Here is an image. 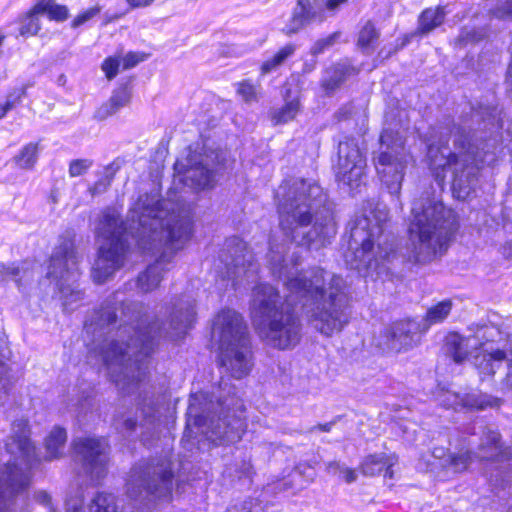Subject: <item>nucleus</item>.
I'll use <instances>...</instances> for the list:
<instances>
[{
	"label": "nucleus",
	"mask_w": 512,
	"mask_h": 512,
	"mask_svg": "<svg viewBox=\"0 0 512 512\" xmlns=\"http://www.w3.org/2000/svg\"><path fill=\"white\" fill-rule=\"evenodd\" d=\"M280 228L291 242L319 249L336 234L322 188L304 179L284 181L276 190Z\"/></svg>",
	"instance_id": "4"
},
{
	"label": "nucleus",
	"mask_w": 512,
	"mask_h": 512,
	"mask_svg": "<svg viewBox=\"0 0 512 512\" xmlns=\"http://www.w3.org/2000/svg\"><path fill=\"white\" fill-rule=\"evenodd\" d=\"M241 407L235 397H219L214 403L204 394L193 395L187 410L185 435L200 433L215 445L237 442L245 430V423L237 414Z\"/></svg>",
	"instance_id": "9"
},
{
	"label": "nucleus",
	"mask_w": 512,
	"mask_h": 512,
	"mask_svg": "<svg viewBox=\"0 0 512 512\" xmlns=\"http://www.w3.org/2000/svg\"><path fill=\"white\" fill-rule=\"evenodd\" d=\"M380 37V31L375 24L368 20L360 29L357 38V46L366 54H371L375 49V43Z\"/></svg>",
	"instance_id": "32"
},
{
	"label": "nucleus",
	"mask_w": 512,
	"mask_h": 512,
	"mask_svg": "<svg viewBox=\"0 0 512 512\" xmlns=\"http://www.w3.org/2000/svg\"><path fill=\"white\" fill-rule=\"evenodd\" d=\"M507 358L508 354L506 352L487 348L474 356V365L479 371L481 379H484L494 375Z\"/></svg>",
	"instance_id": "26"
},
{
	"label": "nucleus",
	"mask_w": 512,
	"mask_h": 512,
	"mask_svg": "<svg viewBox=\"0 0 512 512\" xmlns=\"http://www.w3.org/2000/svg\"><path fill=\"white\" fill-rule=\"evenodd\" d=\"M494 113H496V109H495V108H494V109H491V108L487 107V108H485V109H484V111H483V112H480V111L476 112V113L474 114V116H475V117L482 116V118L485 120V119H486V117H487V118H489V119H490V117H493V118H494V117H495V116H494Z\"/></svg>",
	"instance_id": "57"
},
{
	"label": "nucleus",
	"mask_w": 512,
	"mask_h": 512,
	"mask_svg": "<svg viewBox=\"0 0 512 512\" xmlns=\"http://www.w3.org/2000/svg\"><path fill=\"white\" fill-rule=\"evenodd\" d=\"M237 93L245 102L256 100V88L248 81H243L238 84Z\"/></svg>",
	"instance_id": "45"
},
{
	"label": "nucleus",
	"mask_w": 512,
	"mask_h": 512,
	"mask_svg": "<svg viewBox=\"0 0 512 512\" xmlns=\"http://www.w3.org/2000/svg\"><path fill=\"white\" fill-rule=\"evenodd\" d=\"M172 463L166 457L136 463L127 479V494L132 499H168L173 489Z\"/></svg>",
	"instance_id": "11"
},
{
	"label": "nucleus",
	"mask_w": 512,
	"mask_h": 512,
	"mask_svg": "<svg viewBox=\"0 0 512 512\" xmlns=\"http://www.w3.org/2000/svg\"><path fill=\"white\" fill-rule=\"evenodd\" d=\"M492 13L499 19H512V0H499Z\"/></svg>",
	"instance_id": "44"
},
{
	"label": "nucleus",
	"mask_w": 512,
	"mask_h": 512,
	"mask_svg": "<svg viewBox=\"0 0 512 512\" xmlns=\"http://www.w3.org/2000/svg\"><path fill=\"white\" fill-rule=\"evenodd\" d=\"M219 262L220 265L217 266L218 273L223 278L231 280L254 274L258 269L246 243L238 237H231L226 240L225 246L219 254Z\"/></svg>",
	"instance_id": "17"
},
{
	"label": "nucleus",
	"mask_w": 512,
	"mask_h": 512,
	"mask_svg": "<svg viewBox=\"0 0 512 512\" xmlns=\"http://www.w3.org/2000/svg\"><path fill=\"white\" fill-rule=\"evenodd\" d=\"M342 468L343 466L339 462L333 461L327 464L326 470L328 473L336 474L338 472L341 473Z\"/></svg>",
	"instance_id": "54"
},
{
	"label": "nucleus",
	"mask_w": 512,
	"mask_h": 512,
	"mask_svg": "<svg viewBox=\"0 0 512 512\" xmlns=\"http://www.w3.org/2000/svg\"><path fill=\"white\" fill-rule=\"evenodd\" d=\"M26 94V87H22L19 89H14L7 95V99L4 104L11 105V109H13L17 104L21 102L22 97Z\"/></svg>",
	"instance_id": "49"
},
{
	"label": "nucleus",
	"mask_w": 512,
	"mask_h": 512,
	"mask_svg": "<svg viewBox=\"0 0 512 512\" xmlns=\"http://www.w3.org/2000/svg\"><path fill=\"white\" fill-rule=\"evenodd\" d=\"M287 245L270 242L267 255L274 277L283 280L286 288L285 306L276 288L270 284L254 287L250 301V315L254 328L274 315L300 305L309 323L321 334L339 333L349 322V296L344 279L320 267L298 271L293 257L287 258Z\"/></svg>",
	"instance_id": "3"
},
{
	"label": "nucleus",
	"mask_w": 512,
	"mask_h": 512,
	"mask_svg": "<svg viewBox=\"0 0 512 512\" xmlns=\"http://www.w3.org/2000/svg\"><path fill=\"white\" fill-rule=\"evenodd\" d=\"M474 33L470 31H462L461 34L458 37L459 42H469V41H475Z\"/></svg>",
	"instance_id": "56"
},
{
	"label": "nucleus",
	"mask_w": 512,
	"mask_h": 512,
	"mask_svg": "<svg viewBox=\"0 0 512 512\" xmlns=\"http://www.w3.org/2000/svg\"><path fill=\"white\" fill-rule=\"evenodd\" d=\"M4 38H5V36L0 34V46L2 45Z\"/></svg>",
	"instance_id": "63"
},
{
	"label": "nucleus",
	"mask_w": 512,
	"mask_h": 512,
	"mask_svg": "<svg viewBox=\"0 0 512 512\" xmlns=\"http://www.w3.org/2000/svg\"><path fill=\"white\" fill-rule=\"evenodd\" d=\"M223 160V156L217 152L190 154L185 160H178L174 169L183 176L185 185L194 189H207L214 186L218 167Z\"/></svg>",
	"instance_id": "15"
},
{
	"label": "nucleus",
	"mask_w": 512,
	"mask_h": 512,
	"mask_svg": "<svg viewBox=\"0 0 512 512\" xmlns=\"http://www.w3.org/2000/svg\"><path fill=\"white\" fill-rule=\"evenodd\" d=\"M500 434L490 428H485L478 445L477 457L483 461L502 463L512 458V447H504Z\"/></svg>",
	"instance_id": "21"
},
{
	"label": "nucleus",
	"mask_w": 512,
	"mask_h": 512,
	"mask_svg": "<svg viewBox=\"0 0 512 512\" xmlns=\"http://www.w3.org/2000/svg\"><path fill=\"white\" fill-rule=\"evenodd\" d=\"M192 221L189 211L157 195L139 196L129 210L127 222L120 221L114 210H106L97 227L103 243L92 269L93 280L102 284L120 270L134 239L144 253L157 254L156 261L141 272L136 287L141 293L157 289L174 254L190 239Z\"/></svg>",
	"instance_id": "2"
},
{
	"label": "nucleus",
	"mask_w": 512,
	"mask_h": 512,
	"mask_svg": "<svg viewBox=\"0 0 512 512\" xmlns=\"http://www.w3.org/2000/svg\"><path fill=\"white\" fill-rule=\"evenodd\" d=\"M446 12L442 6L425 9L418 17V27L415 35L426 36L443 24Z\"/></svg>",
	"instance_id": "28"
},
{
	"label": "nucleus",
	"mask_w": 512,
	"mask_h": 512,
	"mask_svg": "<svg viewBox=\"0 0 512 512\" xmlns=\"http://www.w3.org/2000/svg\"><path fill=\"white\" fill-rule=\"evenodd\" d=\"M5 450L10 459L0 463V512H25L30 470L38 461L26 419L12 423Z\"/></svg>",
	"instance_id": "7"
},
{
	"label": "nucleus",
	"mask_w": 512,
	"mask_h": 512,
	"mask_svg": "<svg viewBox=\"0 0 512 512\" xmlns=\"http://www.w3.org/2000/svg\"><path fill=\"white\" fill-rule=\"evenodd\" d=\"M471 461H472V456H471V452L469 450H466L465 452L460 450L459 453L450 455L448 458L449 466L455 472L465 471L468 468Z\"/></svg>",
	"instance_id": "40"
},
{
	"label": "nucleus",
	"mask_w": 512,
	"mask_h": 512,
	"mask_svg": "<svg viewBox=\"0 0 512 512\" xmlns=\"http://www.w3.org/2000/svg\"><path fill=\"white\" fill-rule=\"evenodd\" d=\"M415 323L411 321H400L386 329L384 338V349L399 352L412 345Z\"/></svg>",
	"instance_id": "23"
},
{
	"label": "nucleus",
	"mask_w": 512,
	"mask_h": 512,
	"mask_svg": "<svg viewBox=\"0 0 512 512\" xmlns=\"http://www.w3.org/2000/svg\"><path fill=\"white\" fill-rule=\"evenodd\" d=\"M299 111V101L292 99L286 102V104L278 110L272 113V120L275 124H284L295 118Z\"/></svg>",
	"instance_id": "38"
},
{
	"label": "nucleus",
	"mask_w": 512,
	"mask_h": 512,
	"mask_svg": "<svg viewBox=\"0 0 512 512\" xmlns=\"http://www.w3.org/2000/svg\"><path fill=\"white\" fill-rule=\"evenodd\" d=\"M507 512H512V505L507 509Z\"/></svg>",
	"instance_id": "64"
},
{
	"label": "nucleus",
	"mask_w": 512,
	"mask_h": 512,
	"mask_svg": "<svg viewBox=\"0 0 512 512\" xmlns=\"http://www.w3.org/2000/svg\"><path fill=\"white\" fill-rule=\"evenodd\" d=\"M137 426V419H134L129 414L117 415L115 417V427L121 433L130 434L135 431Z\"/></svg>",
	"instance_id": "41"
},
{
	"label": "nucleus",
	"mask_w": 512,
	"mask_h": 512,
	"mask_svg": "<svg viewBox=\"0 0 512 512\" xmlns=\"http://www.w3.org/2000/svg\"><path fill=\"white\" fill-rule=\"evenodd\" d=\"M333 426V422L325 423V424H319L317 426H314L310 429V432H313L314 430L318 429L322 432H329Z\"/></svg>",
	"instance_id": "60"
},
{
	"label": "nucleus",
	"mask_w": 512,
	"mask_h": 512,
	"mask_svg": "<svg viewBox=\"0 0 512 512\" xmlns=\"http://www.w3.org/2000/svg\"><path fill=\"white\" fill-rule=\"evenodd\" d=\"M34 13L48 14L51 20L64 21L69 16L68 8L54 3L53 0H40L33 6Z\"/></svg>",
	"instance_id": "34"
},
{
	"label": "nucleus",
	"mask_w": 512,
	"mask_h": 512,
	"mask_svg": "<svg viewBox=\"0 0 512 512\" xmlns=\"http://www.w3.org/2000/svg\"><path fill=\"white\" fill-rule=\"evenodd\" d=\"M117 291L94 310L84 323V330L92 336L89 354L101 359L116 386L126 394L138 392V410L141 411L142 440L146 434L158 433V410L152 397L144 389L147 374L145 359L154 351L156 339L178 340L185 336L196 318L195 300L183 295L172 301L165 322H148L145 307L140 302L126 301Z\"/></svg>",
	"instance_id": "1"
},
{
	"label": "nucleus",
	"mask_w": 512,
	"mask_h": 512,
	"mask_svg": "<svg viewBox=\"0 0 512 512\" xmlns=\"http://www.w3.org/2000/svg\"><path fill=\"white\" fill-rule=\"evenodd\" d=\"M67 439L66 431L55 427L45 440L46 459L54 460L63 455V449Z\"/></svg>",
	"instance_id": "30"
},
{
	"label": "nucleus",
	"mask_w": 512,
	"mask_h": 512,
	"mask_svg": "<svg viewBox=\"0 0 512 512\" xmlns=\"http://www.w3.org/2000/svg\"><path fill=\"white\" fill-rule=\"evenodd\" d=\"M120 62L118 59L109 57L104 60L102 64V70L104 71L106 77L111 80L113 79L117 73L119 68Z\"/></svg>",
	"instance_id": "47"
},
{
	"label": "nucleus",
	"mask_w": 512,
	"mask_h": 512,
	"mask_svg": "<svg viewBox=\"0 0 512 512\" xmlns=\"http://www.w3.org/2000/svg\"><path fill=\"white\" fill-rule=\"evenodd\" d=\"M340 37V32H334L326 38L317 40L311 47L312 55H319L323 53L327 48L333 46Z\"/></svg>",
	"instance_id": "42"
},
{
	"label": "nucleus",
	"mask_w": 512,
	"mask_h": 512,
	"mask_svg": "<svg viewBox=\"0 0 512 512\" xmlns=\"http://www.w3.org/2000/svg\"><path fill=\"white\" fill-rule=\"evenodd\" d=\"M35 500L43 505L50 506L51 505V497L45 491H39L35 494Z\"/></svg>",
	"instance_id": "51"
},
{
	"label": "nucleus",
	"mask_w": 512,
	"mask_h": 512,
	"mask_svg": "<svg viewBox=\"0 0 512 512\" xmlns=\"http://www.w3.org/2000/svg\"><path fill=\"white\" fill-rule=\"evenodd\" d=\"M409 160L402 136L392 129H384L379 138V149L373 152V163L391 195L400 194Z\"/></svg>",
	"instance_id": "13"
},
{
	"label": "nucleus",
	"mask_w": 512,
	"mask_h": 512,
	"mask_svg": "<svg viewBox=\"0 0 512 512\" xmlns=\"http://www.w3.org/2000/svg\"><path fill=\"white\" fill-rule=\"evenodd\" d=\"M392 463L384 454L370 455L362 463V472L368 476H374L384 472V476L392 477Z\"/></svg>",
	"instance_id": "31"
},
{
	"label": "nucleus",
	"mask_w": 512,
	"mask_h": 512,
	"mask_svg": "<svg viewBox=\"0 0 512 512\" xmlns=\"http://www.w3.org/2000/svg\"><path fill=\"white\" fill-rule=\"evenodd\" d=\"M427 157L438 181L444 180L441 173L445 169L452 172V188L459 198H465L470 193L483 161L470 132L455 125L447 133H441L437 142L429 144Z\"/></svg>",
	"instance_id": "8"
},
{
	"label": "nucleus",
	"mask_w": 512,
	"mask_h": 512,
	"mask_svg": "<svg viewBox=\"0 0 512 512\" xmlns=\"http://www.w3.org/2000/svg\"><path fill=\"white\" fill-rule=\"evenodd\" d=\"M11 351L6 340L0 335V406L7 404L14 394L16 384L21 378L18 370L9 364Z\"/></svg>",
	"instance_id": "20"
},
{
	"label": "nucleus",
	"mask_w": 512,
	"mask_h": 512,
	"mask_svg": "<svg viewBox=\"0 0 512 512\" xmlns=\"http://www.w3.org/2000/svg\"><path fill=\"white\" fill-rule=\"evenodd\" d=\"M38 159V144L28 143L13 158L14 163L20 169L31 170Z\"/></svg>",
	"instance_id": "35"
},
{
	"label": "nucleus",
	"mask_w": 512,
	"mask_h": 512,
	"mask_svg": "<svg viewBox=\"0 0 512 512\" xmlns=\"http://www.w3.org/2000/svg\"><path fill=\"white\" fill-rule=\"evenodd\" d=\"M452 309V301L444 300L428 309L424 318L425 328L428 329L431 325L443 322L449 315Z\"/></svg>",
	"instance_id": "36"
},
{
	"label": "nucleus",
	"mask_w": 512,
	"mask_h": 512,
	"mask_svg": "<svg viewBox=\"0 0 512 512\" xmlns=\"http://www.w3.org/2000/svg\"><path fill=\"white\" fill-rule=\"evenodd\" d=\"M100 12H101V7L98 5L94 6L92 8H89L88 10L84 11L83 13L79 14L77 17L74 18V20L72 21V27L77 28V27L83 25L84 23L88 22L93 17L98 15Z\"/></svg>",
	"instance_id": "46"
},
{
	"label": "nucleus",
	"mask_w": 512,
	"mask_h": 512,
	"mask_svg": "<svg viewBox=\"0 0 512 512\" xmlns=\"http://www.w3.org/2000/svg\"><path fill=\"white\" fill-rule=\"evenodd\" d=\"M478 338L476 336L462 337L458 333H450L446 337V353L455 363H462L469 355L471 349H476Z\"/></svg>",
	"instance_id": "27"
},
{
	"label": "nucleus",
	"mask_w": 512,
	"mask_h": 512,
	"mask_svg": "<svg viewBox=\"0 0 512 512\" xmlns=\"http://www.w3.org/2000/svg\"><path fill=\"white\" fill-rule=\"evenodd\" d=\"M325 10L331 15H334L342 4L348 2V0H323Z\"/></svg>",
	"instance_id": "50"
},
{
	"label": "nucleus",
	"mask_w": 512,
	"mask_h": 512,
	"mask_svg": "<svg viewBox=\"0 0 512 512\" xmlns=\"http://www.w3.org/2000/svg\"><path fill=\"white\" fill-rule=\"evenodd\" d=\"M327 17L323 0H296L282 32L286 36H292L312 24L324 23Z\"/></svg>",
	"instance_id": "19"
},
{
	"label": "nucleus",
	"mask_w": 512,
	"mask_h": 512,
	"mask_svg": "<svg viewBox=\"0 0 512 512\" xmlns=\"http://www.w3.org/2000/svg\"><path fill=\"white\" fill-rule=\"evenodd\" d=\"M34 13L33 8L21 18L19 34L21 36H34L41 29L39 15Z\"/></svg>",
	"instance_id": "39"
},
{
	"label": "nucleus",
	"mask_w": 512,
	"mask_h": 512,
	"mask_svg": "<svg viewBox=\"0 0 512 512\" xmlns=\"http://www.w3.org/2000/svg\"><path fill=\"white\" fill-rule=\"evenodd\" d=\"M65 80H66V79H65V76H64V75H61V76L59 77V79H58V82H59V83H64V82H65Z\"/></svg>",
	"instance_id": "62"
},
{
	"label": "nucleus",
	"mask_w": 512,
	"mask_h": 512,
	"mask_svg": "<svg viewBox=\"0 0 512 512\" xmlns=\"http://www.w3.org/2000/svg\"><path fill=\"white\" fill-rule=\"evenodd\" d=\"M458 229L456 214L428 192L412 202L408 218L410 258L429 263L448 248Z\"/></svg>",
	"instance_id": "5"
},
{
	"label": "nucleus",
	"mask_w": 512,
	"mask_h": 512,
	"mask_svg": "<svg viewBox=\"0 0 512 512\" xmlns=\"http://www.w3.org/2000/svg\"><path fill=\"white\" fill-rule=\"evenodd\" d=\"M408 41V38H405L399 45H397V47L393 51L389 50L386 54H384L385 48H383L379 52V56H382L383 58H388L389 56H391L392 53H395L397 52V50L403 48L408 43Z\"/></svg>",
	"instance_id": "55"
},
{
	"label": "nucleus",
	"mask_w": 512,
	"mask_h": 512,
	"mask_svg": "<svg viewBox=\"0 0 512 512\" xmlns=\"http://www.w3.org/2000/svg\"><path fill=\"white\" fill-rule=\"evenodd\" d=\"M357 72V69L349 62H339L326 69L321 86L327 94H332L347 78L357 74Z\"/></svg>",
	"instance_id": "25"
},
{
	"label": "nucleus",
	"mask_w": 512,
	"mask_h": 512,
	"mask_svg": "<svg viewBox=\"0 0 512 512\" xmlns=\"http://www.w3.org/2000/svg\"><path fill=\"white\" fill-rule=\"evenodd\" d=\"M132 99V90L125 84L112 91L109 99L102 103L94 112V119L104 121L128 106Z\"/></svg>",
	"instance_id": "24"
},
{
	"label": "nucleus",
	"mask_w": 512,
	"mask_h": 512,
	"mask_svg": "<svg viewBox=\"0 0 512 512\" xmlns=\"http://www.w3.org/2000/svg\"><path fill=\"white\" fill-rule=\"evenodd\" d=\"M65 512H117L116 498L113 494L98 493L87 505H83L81 496H71L66 500Z\"/></svg>",
	"instance_id": "22"
},
{
	"label": "nucleus",
	"mask_w": 512,
	"mask_h": 512,
	"mask_svg": "<svg viewBox=\"0 0 512 512\" xmlns=\"http://www.w3.org/2000/svg\"><path fill=\"white\" fill-rule=\"evenodd\" d=\"M507 360L509 361V365H508L509 369H508L506 381H507V385L512 388V349L510 350V352L508 354Z\"/></svg>",
	"instance_id": "58"
},
{
	"label": "nucleus",
	"mask_w": 512,
	"mask_h": 512,
	"mask_svg": "<svg viewBox=\"0 0 512 512\" xmlns=\"http://www.w3.org/2000/svg\"><path fill=\"white\" fill-rule=\"evenodd\" d=\"M78 262L74 235L67 233L59 239L47 271V277L56 281L65 311H73L83 299V293L73 286L78 275Z\"/></svg>",
	"instance_id": "12"
},
{
	"label": "nucleus",
	"mask_w": 512,
	"mask_h": 512,
	"mask_svg": "<svg viewBox=\"0 0 512 512\" xmlns=\"http://www.w3.org/2000/svg\"><path fill=\"white\" fill-rule=\"evenodd\" d=\"M118 170L119 165L117 163L107 165L104 169L103 176L89 188L90 194L95 196L104 193L111 185V182Z\"/></svg>",
	"instance_id": "37"
},
{
	"label": "nucleus",
	"mask_w": 512,
	"mask_h": 512,
	"mask_svg": "<svg viewBox=\"0 0 512 512\" xmlns=\"http://www.w3.org/2000/svg\"><path fill=\"white\" fill-rule=\"evenodd\" d=\"M296 51V45L293 43H288L282 48H280L271 58L264 61L261 65V72L263 74L271 73L275 71L280 66H282L287 59L292 57Z\"/></svg>",
	"instance_id": "33"
},
{
	"label": "nucleus",
	"mask_w": 512,
	"mask_h": 512,
	"mask_svg": "<svg viewBox=\"0 0 512 512\" xmlns=\"http://www.w3.org/2000/svg\"><path fill=\"white\" fill-rule=\"evenodd\" d=\"M254 329L262 341L279 350L294 348L302 337L301 319L291 308L274 315Z\"/></svg>",
	"instance_id": "14"
},
{
	"label": "nucleus",
	"mask_w": 512,
	"mask_h": 512,
	"mask_svg": "<svg viewBox=\"0 0 512 512\" xmlns=\"http://www.w3.org/2000/svg\"><path fill=\"white\" fill-rule=\"evenodd\" d=\"M93 165V161L90 159H75L69 164V176L78 177L85 174L90 167Z\"/></svg>",
	"instance_id": "43"
},
{
	"label": "nucleus",
	"mask_w": 512,
	"mask_h": 512,
	"mask_svg": "<svg viewBox=\"0 0 512 512\" xmlns=\"http://www.w3.org/2000/svg\"><path fill=\"white\" fill-rule=\"evenodd\" d=\"M388 212L368 202L361 213L349 223L350 239L345 253L346 263L358 271L384 269L385 262L395 254V237L386 231Z\"/></svg>",
	"instance_id": "6"
},
{
	"label": "nucleus",
	"mask_w": 512,
	"mask_h": 512,
	"mask_svg": "<svg viewBox=\"0 0 512 512\" xmlns=\"http://www.w3.org/2000/svg\"><path fill=\"white\" fill-rule=\"evenodd\" d=\"M211 335L218 344L221 365L236 379L247 376L253 361L248 328L242 315L223 309L213 320Z\"/></svg>",
	"instance_id": "10"
},
{
	"label": "nucleus",
	"mask_w": 512,
	"mask_h": 512,
	"mask_svg": "<svg viewBox=\"0 0 512 512\" xmlns=\"http://www.w3.org/2000/svg\"><path fill=\"white\" fill-rule=\"evenodd\" d=\"M11 277L15 281L18 286V289L27 294L32 287V284L35 281V271L34 266L28 264L27 262H23L18 265H12L10 270Z\"/></svg>",
	"instance_id": "29"
},
{
	"label": "nucleus",
	"mask_w": 512,
	"mask_h": 512,
	"mask_svg": "<svg viewBox=\"0 0 512 512\" xmlns=\"http://www.w3.org/2000/svg\"><path fill=\"white\" fill-rule=\"evenodd\" d=\"M11 110V105L3 104L0 105V120L6 116V114Z\"/></svg>",
	"instance_id": "61"
},
{
	"label": "nucleus",
	"mask_w": 512,
	"mask_h": 512,
	"mask_svg": "<svg viewBox=\"0 0 512 512\" xmlns=\"http://www.w3.org/2000/svg\"><path fill=\"white\" fill-rule=\"evenodd\" d=\"M366 157L355 138L343 136L338 142L336 179L350 187L358 188L366 177Z\"/></svg>",
	"instance_id": "16"
},
{
	"label": "nucleus",
	"mask_w": 512,
	"mask_h": 512,
	"mask_svg": "<svg viewBox=\"0 0 512 512\" xmlns=\"http://www.w3.org/2000/svg\"><path fill=\"white\" fill-rule=\"evenodd\" d=\"M131 8H141L151 5L155 0H126Z\"/></svg>",
	"instance_id": "53"
},
{
	"label": "nucleus",
	"mask_w": 512,
	"mask_h": 512,
	"mask_svg": "<svg viewBox=\"0 0 512 512\" xmlns=\"http://www.w3.org/2000/svg\"><path fill=\"white\" fill-rule=\"evenodd\" d=\"M341 474H343L344 480L347 483H352L357 478V475H356L354 470H351V469H349L347 467H344V466L342 468Z\"/></svg>",
	"instance_id": "52"
},
{
	"label": "nucleus",
	"mask_w": 512,
	"mask_h": 512,
	"mask_svg": "<svg viewBox=\"0 0 512 512\" xmlns=\"http://www.w3.org/2000/svg\"><path fill=\"white\" fill-rule=\"evenodd\" d=\"M143 60H144L143 55L136 53V52H129L122 59L123 68L124 69L133 68L138 63L142 62Z\"/></svg>",
	"instance_id": "48"
},
{
	"label": "nucleus",
	"mask_w": 512,
	"mask_h": 512,
	"mask_svg": "<svg viewBox=\"0 0 512 512\" xmlns=\"http://www.w3.org/2000/svg\"><path fill=\"white\" fill-rule=\"evenodd\" d=\"M11 268L12 266L6 267L4 264L0 263V282L5 281L8 276H11Z\"/></svg>",
	"instance_id": "59"
},
{
	"label": "nucleus",
	"mask_w": 512,
	"mask_h": 512,
	"mask_svg": "<svg viewBox=\"0 0 512 512\" xmlns=\"http://www.w3.org/2000/svg\"><path fill=\"white\" fill-rule=\"evenodd\" d=\"M74 450L84 472L92 479L103 478L108 469L109 448L104 439L79 438L73 442Z\"/></svg>",
	"instance_id": "18"
}]
</instances>
